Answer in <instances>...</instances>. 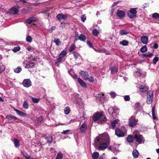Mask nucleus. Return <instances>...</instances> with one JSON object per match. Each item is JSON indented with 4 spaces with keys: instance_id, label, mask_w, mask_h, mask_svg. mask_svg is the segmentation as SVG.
Listing matches in <instances>:
<instances>
[{
    "instance_id": "46",
    "label": "nucleus",
    "mask_w": 159,
    "mask_h": 159,
    "mask_svg": "<svg viewBox=\"0 0 159 159\" xmlns=\"http://www.w3.org/2000/svg\"><path fill=\"white\" fill-rule=\"evenodd\" d=\"M73 55L74 57L76 59H77L80 56V55L78 52H73Z\"/></svg>"
},
{
    "instance_id": "35",
    "label": "nucleus",
    "mask_w": 159,
    "mask_h": 159,
    "mask_svg": "<svg viewBox=\"0 0 159 159\" xmlns=\"http://www.w3.org/2000/svg\"><path fill=\"white\" fill-rule=\"evenodd\" d=\"M56 44V45L58 46L61 44V42L59 39H55L53 41Z\"/></svg>"
},
{
    "instance_id": "34",
    "label": "nucleus",
    "mask_w": 159,
    "mask_h": 159,
    "mask_svg": "<svg viewBox=\"0 0 159 159\" xmlns=\"http://www.w3.org/2000/svg\"><path fill=\"white\" fill-rule=\"evenodd\" d=\"M63 158V155L62 153L59 152L57 155L55 159H62Z\"/></svg>"
},
{
    "instance_id": "1",
    "label": "nucleus",
    "mask_w": 159,
    "mask_h": 159,
    "mask_svg": "<svg viewBox=\"0 0 159 159\" xmlns=\"http://www.w3.org/2000/svg\"><path fill=\"white\" fill-rule=\"evenodd\" d=\"M109 142V137L107 134L101 135L96 137L94 146L95 147H98L101 150H104L107 148Z\"/></svg>"
},
{
    "instance_id": "11",
    "label": "nucleus",
    "mask_w": 159,
    "mask_h": 159,
    "mask_svg": "<svg viewBox=\"0 0 159 159\" xmlns=\"http://www.w3.org/2000/svg\"><path fill=\"white\" fill-rule=\"evenodd\" d=\"M67 17L66 15H63L62 14H59L57 16V18L59 20H65Z\"/></svg>"
},
{
    "instance_id": "5",
    "label": "nucleus",
    "mask_w": 159,
    "mask_h": 159,
    "mask_svg": "<svg viewBox=\"0 0 159 159\" xmlns=\"http://www.w3.org/2000/svg\"><path fill=\"white\" fill-rule=\"evenodd\" d=\"M67 55L66 51L63 50L61 52L58 56V58L56 61L55 63L57 64L61 61L62 58H63Z\"/></svg>"
},
{
    "instance_id": "12",
    "label": "nucleus",
    "mask_w": 159,
    "mask_h": 159,
    "mask_svg": "<svg viewBox=\"0 0 159 159\" xmlns=\"http://www.w3.org/2000/svg\"><path fill=\"white\" fill-rule=\"evenodd\" d=\"M87 125L86 124L83 123L80 128V129L81 132L82 133H85L87 130Z\"/></svg>"
},
{
    "instance_id": "24",
    "label": "nucleus",
    "mask_w": 159,
    "mask_h": 159,
    "mask_svg": "<svg viewBox=\"0 0 159 159\" xmlns=\"http://www.w3.org/2000/svg\"><path fill=\"white\" fill-rule=\"evenodd\" d=\"M35 66V63L33 62H30L28 64H25V67L26 68H32Z\"/></svg>"
},
{
    "instance_id": "36",
    "label": "nucleus",
    "mask_w": 159,
    "mask_h": 159,
    "mask_svg": "<svg viewBox=\"0 0 159 159\" xmlns=\"http://www.w3.org/2000/svg\"><path fill=\"white\" fill-rule=\"evenodd\" d=\"M22 70V69L20 67L18 66L14 69V72L16 73H19Z\"/></svg>"
},
{
    "instance_id": "27",
    "label": "nucleus",
    "mask_w": 159,
    "mask_h": 159,
    "mask_svg": "<svg viewBox=\"0 0 159 159\" xmlns=\"http://www.w3.org/2000/svg\"><path fill=\"white\" fill-rule=\"evenodd\" d=\"M132 155L134 157L137 158L139 157V153L137 150L134 149L133 151Z\"/></svg>"
},
{
    "instance_id": "44",
    "label": "nucleus",
    "mask_w": 159,
    "mask_h": 159,
    "mask_svg": "<svg viewBox=\"0 0 159 159\" xmlns=\"http://www.w3.org/2000/svg\"><path fill=\"white\" fill-rule=\"evenodd\" d=\"M26 41L29 43H31L32 40V39L31 36H28L26 38Z\"/></svg>"
},
{
    "instance_id": "63",
    "label": "nucleus",
    "mask_w": 159,
    "mask_h": 159,
    "mask_svg": "<svg viewBox=\"0 0 159 159\" xmlns=\"http://www.w3.org/2000/svg\"><path fill=\"white\" fill-rule=\"evenodd\" d=\"M158 45L157 43H155L154 44L153 46V47L154 48H155V49H157V48H158Z\"/></svg>"
},
{
    "instance_id": "3",
    "label": "nucleus",
    "mask_w": 159,
    "mask_h": 159,
    "mask_svg": "<svg viewBox=\"0 0 159 159\" xmlns=\"http://www.w3.org/2000/svg\"><path fill=\"white\" fill-rule=\"evenodd\" d=\"M137 8H131L128 11V15L130 19L135 18L137 16Z\"/></svg>"
},
{
    "instance_id": "38",
    "label": "nucleus",
    "mask_w": 159,
    "mask_h": 159,
    "mask_svg": "<svg viewBox=\"0 0 159 159\" xmlns=\"http://www.w3.org/2000/svg\"><path fill=\"white\" fill-rule=\"evenodd\" d=\"M140 51L142 52H146L147 51V48L146 46L142 47L140 49Z\"/></svg>"
},
{
    "instance_id": "22",
    "label": "nucleus",
    "mask_w": 159,
    "mask_h": 159,
    "mask_svg": "<svg viewBox=\"0 0 159 159\" xmlns=\"http://www.w3.org/2000/svg\"><path fill=\"white\" fill-rule=\"evenodd\" d=\"M139 91L142 92H145L148 89L147 86L144 85H141L139 88Z\"/></svg>"
},
{
    "instance_id": "49",
    "label": "nucleus",
    "mask_w": 159,
    "mask_h": 159,
    "mask_svg": "<svg viewBox=\"0 0 159 159\" xmlns=\"http://www.w3.org/2000/svg\"><path fill=\"white\" fill-rule=\"evenodd\" d=\"M107 52V50L105 49H99L98 52L100 53H105L106 54L107 53L106 52Z\"/></svg>"
},
{
    "instance_id": "57",
    "label": "nucleus",
    "mask_w": 159,
    "mask_h": 159,
    "mask_svg": "<svg viewBox=\"0 0 159 159\" xmlns=\"http://www.w3.org/2000/svg\"><path fill=\"white\" fill-rule=\"evenodd\" d=\"M87 80H88L90 82H92L94 81V79L93 76H91L89 77H88V79Z\"/></svg>"
},
{
    "instance_id": "7",
    "label": "nucleus",
    "mask_w": 159,
    "mask_h": 159,
    "mask_svg": "<svg viewBox=\"0 0 159 159\" xmlns=\"http://www.w3.org/2000/svg\"><path fill=\"white\" fill-rule=\"evenodd\" d=\"M125 130H121L119 129H117L115 130L116 134L119 137H123L125 136Z\"/></svg>"
},
{
    "instance_id": "8",
    "label": "nucleus",
    "mask_w": 159,
    "mask_h": 159,
    "mask_svg": "<svg viewBox=\"0 0 159 159\" xmlns=\"http://www.w3.org/2000/svg\"><path fill=\"white\" fill-rule=\"evenodd\" d=\"M137 122V120L134 117L132 116L129 119V125L132 127H134L136 125Z\"/></svg>"
},
{
    "instance_id": "47",
    "label": "nucleus",
    "mask_w": 159,
    "mask_h": 159,
    "mask_svg": "<svg viewBox=\"0 0 159 159\" xmlns=\"http://www.w3.org/2000/svg\"><path fill=\"white\" fill-rule=\"evenodd\" d=\"M128 33L127 31L124 30H120V34L121 35H126Z\"/></svg>"
},
{
    "instance_id": "13",
    "label": "nucleus",
    "mask_w": 159,
    "mask_h": 159,
    "mask_svg": "<svg viewBox=\"0 0 159 159\" xmlns=\"http://www.w3.org/2000/svg\"><path fill=\"white\" fill-rule=\"evenodd\" d=\"M116 14L118 17L120 18H122L124 17L125 14V12L123 11L118 10Z\"/></svg>"
},
{
    "instance_id": "30",
    "label": "nucleus",
    "mask_w": 159,
    "mask_h": 159,
    "mask_svg": "<svg viewBox=\"0 0 159 159\" xmlns=\"http://www.w3.org/2000/svg\"><path fill=\"white\" fill-rule=\"evenodd\" d=\"M152 115L153 119L157 120L158 119L155 114V109L154 107L152 108Z\"/></svg>"
},
{
    "instance_id": "15",
    "label": "nucleus",
    "mask_w": 159,
    "mask_h": 159,
    "mask_svg": "<svg viewBox=\"0 0 159 159\" xmlns=\"http://www.w3.org/2000/svg\"><path fill=\"white\" fill-rule=\"evenodd\" d=\"M141 40L143 43L146 44L148 43V38L146 36L143 35L141 37Z\"/></svg>"
},
{
    "instance_id": "53",
    "label": "nucleus",
    "mask_w": 159,
    "mask_h": 159,
    "mask_svg": "<svg viewBox=\"0 0 159 159\" xmlns=\"http://www.w3.org/2000/svg\"><path fill=\"white\" fill-rule=\"evenodd\" d=\"M125 100L126 101H129V100L130 98L129 95H125L124 97Z\"/></svg>"
},
{
    "instance_id": "23",
    "label": "nucleus",
    "mask_w": 159,
    "mask_h": 159,
    "mask_svg": "<svg viewBox=\"0 0 159 159\" xmlns=\"http://www.w3.org/2000/svg\"><path fill=\"white\" fill-rule=\"evenodd\" d=\"M134 138V136L132 135H129L126 138V140L128 142L131 143L133 142Z\"/></svg>"
},
{
    "instance_id": "58",
    "label": "nucleus",
    "mask_w": 159,
    "mask_h": 159,
    "mask_svg": "<svg viewBox=\"0 0 159 159\" xmlns=\"http://www.w3.org/2000/svg\"><path fill=\"white\" fill-rule=\"evenodd\" d=\"M113 112L116 113H119V109L117 107H114L113 109Z\"/></svg>"
},
{
    "instance_id": "16",
    "label": "nucleus",
    "mask_w": 159,
    "mask_h": 159,
    "mask_svg": "<svg viewBox=\"0 0 159 159\" xmlns=\"http://www.w3.org/2000/svg\"><path fill=\"white\" fill-rule=\"evenodd\" d=\"M135 110L136 112H138L140 111L142 109V107L139 103H135L134 106Z\"/></svg>"
},
{
    "instance_id": "37",
    "label": "nucleus",
    "mask_w": 159,
    "mask_h": 159,
    "mask_svg": "<svg viewBox=\"0 0 159 159\" xmlns=\"http://www.w3.org/2000/svg\"><path fill=\"white\" fill-rule=\"evenodd\" d=\"M120 44L123 46H127L129 44V42L128 41L126 40H124L122 41H120Z\"/></svg>"
},
{
    "instance_id": "41",
    "label": "nucleus",
    "mask_w": 159,
    "mask_h": 159,
    "mask_svg": "<svg viewBox=\"0 0 159 159\" xmlns=\"http://www.w3.org/2000/svg\"><path fill=\"white\" fill-rule=\"evenodd\" d=\"M23 107L25 109H27L29 107V105L27 103V101H25L24 102L23 104Z\"/></svg>"
},
{
    "instance_id": "17",
    "label": "nucleus",
    "mask_w": 159,
    "mask_h": 159,
    "mask_svg": "<svg viewBox=\"0 0 159 159\" xmlns=\"http://www.w3.org/2000/svg\"><path fill=\"white\" fill-rule=\"evenodd\" d=\"M86 39V37L83 34H81L80 36L78 38H75V41H76L78 40H80L84 42L85 41Z\"/></svg>"
},
{
    "instance_id": "52",
    "label": "nucleus",
    "mask_w": 159,
    "mask_h": 159,
    "mask_svg": "<svg viewBox=\"0 0 159 159\" xmlns=\"http://www.w3.org/2000/svg\"><path fill=\"white\" fill-rule=\"evenodd\" d=\"M20 49V48L19 46H17L14 47L12 49V51L14 52H17L19 51Z\"/></svg>"
},
{
    "instance_id": "18",
    "label": "nucleus",
    "mask_w": 159,
    "mask_h": 159,
    "mask_svg": "<svg viewBox=\"0 0 159 159\" xmlns=\"http://www.w3.org/2000/svg\"><path fill=\"white\" fill-rule=\"evenodd\" d=\"M80 74L84 77L85 80H87L88 79L89 74L87 72L85 71H82L80 72Z\"/></svg>"
},
{
    "instance_id": "61",
    "label": "nucleus",
    "mask_w": 159,
    "mask_h": 159,
    "mask_svg": "<svg viewBox=\"0 0 159 159\" xmlns=\"http://www.w3.org/2000/svg\"><path fill=\"white\" fill-rule=\"evenodd\" d=\"M60 27L62 28H64L65 27V25L64 22H62L60 25Z\"/></svg>"
},
{
    "instance_id": "9",
    "label": "nucleus",
    "mask_w": 159,
    "mask_h": 159,
    "mask_svg": "<svg viewBox=\"0 0 159 159\" xmlns=\"http://www.w3.org/2000/svg\"><path fill=\"white\" fill-rule=\"evenodd\" d=\"M22 84L24 87L28 88L31 85V82L29 79H25L23 81Z\"/></svg>"
},
{
    "instance_id": "43",
    "label": "nucleus",
    "mask_w": 159,
    "mask_h": 159,
    "mask_svg": "<svg viewBox=\"0 0 159 159\" xmlns=\"http://www.w3.org/2000/svg\"><path fill=\"white\" fill-rule=\"evenodd\" d=\"M76 48V46L74 45H71L70 47V49L69 50V52H72Z\"/></svg>"
},
{
    "instance_id": "4",
    "label": "nucleus",
    "mask_w": 159,
    "mask_h": 159,
    "mask_svg": "<svg viewBox=\"0 0 159 159\" xmlns=\"http://www.w3.org/2000/svg\"><path fill=\"white\" fill-rule=\"evenodd\" d=\"M133 135L137 142L139 143H141L142 142L143 137L142 135L139 134V132L135 131L133 133Z\"/></svg>"
},
{
    "instance_id": "39",
    "label": "nucleus",
    "mask_w": 159,
    "mask_h": 159,
    "mask_svg": "<svg viewBox=\"0 0 159 159\" xmlns=\"http://www.w3.org/2000/svg\"><path fill=\"white\" fill-rule=\"evenodd\" d=\"M29 97L31 98L33 102L34 103H37L39 102V99L32 97L31 96H30Z\"/></svg>"
},
{
    "instance_id": "50",
    "label": "nucleus",
    "mask_w": 159,
    "mask_h": 159,
    "mask_svg": "<svg viewBox=\"0 0 159 159\" xmlns=\"http://www.w3.org/2000/svg\"><path fill=\"white\" fill-rule=\"evenodd\" d=\"M153 55V54L152 53H150L148 54V53H145L143 54V56L144 57H152Z\"/></svg>"
},
{
    "instance_id": "48",
    "label": "nucleus",
    "mask_w": 159,
    "mask_h": 159,
    "mask_svg": "<svg viewBox=\"0 0 159 159\" xmlns=\"http://www.w3.org/2000/svg\"><path fill=\"white\" fill-rule=\"evenodd\" d=\"M109 94L113 98H114L116 95V93L114 91H111L109 93Z\"/></svg>"
},
{
    "instance_id": "40",
    "label": "nucleus",
    "mask_w": 159,
    "mask_h": 159,
    "mask_svg": "<svg viewBox=\"0 0 159 159\" xmlns=\"http://www.w3.org/2000/svg\"><path fill=\"white\" fill-rule=\"evenodd\" d=\"M99 33V31L96 29H93L92 31V34L94 36H97Z\"/></svg>"
},
{
    "instance_id": "55",
    "label": "nucleus",
    "mask_w": 159,
    "mask_h": 159,
    "mask_svg": "<svg viewBox=\"0 0 159 159\" xmlns=\"http://www.w3.org/2000/svg\"><path fill=\"white\" fill-rule=\"evenodd\" d=\"M86 16L85 15H84L81 16V21L84 22L86 20Z\"/></svg>"
},
{
    "instance_id": "10",
    "label": "nucleus",
    "mask_w": 159,
    "mask_h": 159,
    "mask_svg": "<svg viewBox=\"0 0 159 159\" xmlns=\"http://www.w3.org/2000/svg\"><path fill=\"white\" fill-rule=\"evenodd\" d=\"M79 95L77 93H74L72 95V100L74 103H77L78 102L79 99Z\"/></svg>"
},
{
    "instance_id": "20",
    "label": "nucleus",
    "mask_w": 159,
    "mask_h": 159,
    "mask_svg": "<svg viewBox=\"0 0 159 159\" xmlns=\"http://www.w3.org/2000/svg\"><path fill=\"white\" fill-rule=\"evenodd\" d=\"M78 81L81 86L84 88H86L87 85L80 78H78Z\"/></svg>"
},
{
    "instance_id": "14",
    "label": "nucleus",
    "mask_w": 159,
    "mask_h": 159,
    "mask_svg": "<svg viewBox=\"0 0 159 159\" xmlns=\"http://www.w3.org/2000/svg\"><path fill=\"white\" fill-rule=\"evenodd\" d=\"M13 109L19 116L23 117H25L26 116V114L24 112L19 110L15 108H13Z\"/></svg>"
},
{
    "instance_id": "29",
    "label": "nucleus",
    "mask_w": 159,
    "mask_h": 159,
    "mask_svg": "<svg viewBox=\"0 0 159 159\" xmlns=\"http://www.w3.org/2000/svg\"><path fill=\"white\" fill-rule=\"evenodd\" d=\"M45 139L47 140L48 143H52L53 141V137L52 136H48L47 137H45Z\"/></svg>"
},
{
    "instance_id": "28",
    "label": "nucleus",
    "mask_w": 159,
    "mask_h": 159,
    "mask_svg": "<svg viewBox=\"0 0 159 159\" xmlns=\"http://www.w3.org/2000/svg\"><path fill=\"white\" fill-rule=\"evenodd\" d=\"M18 10L16 7L12 8L10 10V12L12 14H16L18 13Z\"/></svg>"
},
{
    "instance_id": "26",
    "label": "nucleus",
    "mask_w": 159,
    "mask_h": 159,
    "mask_svg": "<svg viewBox=\"0 0 159 159\" xmlns=\"http://www.w3.org/2000/svg\"><path fill=\"white\" fill-rule=\"evenodd\" d=\"M9 118H10V119H12L14 120H19V119L16 117L15 116H14L13 115H11V114L7 115L6 116V118H5L6 119H9Z\"/></svg>"
},
{
    "instance_id": "25",
    "label": "nucleus",
    "mask_w": 159,
    "mask_h": 159,
    "mask_svg": "<svg viewBox=\"0 0 159 159\" xmlns=\"http://www.w3.org/2000/svg\"><path fill=\"white\" fill-rule=\"evenodd\" d=\"M111 73L112 74L116 73L118 71V68L114 66H113L110 68Z\"/></svg>"
},
{
    "instance_id": "51",
    "label": "nucleus",
    "mask_w": 159,
    "mask_h": 159,
    "mask_svg": "<svg viewBox=\"0 0 159 159\" xmlns=\"http://www.w3.org/2000/svg\"><path fill=\"white\" fill-rule=\"evenodd\" d=\"M159 60V58L158 57H155L153 60V63L154 64H156L157 63V62Z\"/></svg>"
},
{
    "instance_id": "32",
    "label": "nucleus",
    "mask_w": 159,
    "mask_h": 159,
    "mask_svg": "<svg viewBox=\"0 0 159 159\" xmlns=\"http://www.w3.org/2000/svg\"><path fill=\"white\" fill-rule=\"evenodd\" d=\"M13 142L16 147L18 148L20 146L19 142L17 139H15L14 140Z\"/></svg>"
},
{
    "instance_id": "33",
    "label": "nucleus",
    "mask_w": 159,
    "mask_h": 159,
    "mask_svg": "<svg viewBox=\"0 0 159 159\" xmlns=\"http://www.w3.org/2000/svg\"><path fill=\"white\" fill-rule=\"evenodd\" d=\"M119 121V120L118 119H117L112 121L111 123L112 127L113 128L115 127L116 125L118 123V121Z\"/></svg>"
},
{
    "instance_id": "59",
    "label": "nucleus",
    "mask_w": 159,
    "mask_h": 159,
    "mask_svg": "<svg viewBox=\"0 0 159 159\" xmlns=\"http://www.w3.org/2000/svg\"><path fill=\"white\" fill-rule=\"evenodd\" d=\"M21 153L23 155L25 158H26V157H27L28 156H30L27 153H24L22 151H21Z\"/></svg>"
},
{
    "instance_id": "56",
    "label": "nucleus",
    "mask_w": 159,
    "mask_h": 159,
    "mask_svg": "<svg viewBox=\"0 0 159 159\" xmlns=\"http://www.w3.org/2000/svg\"><path fill=\"white\" fill-rule=\"evenodd\" d=\"M5 69V66L3 65L0 66V73L2 72Z\"/></svg>"
},
{
    "instance_id": "64",
    "label": "nucleus",
    "mask_w": 159,
    "mask_h": 159,
    "mask_svg": "<svg viewBox=\"0 0 159 159\" xmlns=\"http://www.w3.org/2000/svg\"><path fill=\"white\" fill-rule=\"evenodd\" d=\"M42 120H43V118H42V117L41 116L39 117L37 120L38 122H41V121H42Z\"/></svg>"
},
{
    "instance_id": "2",
    "label": "nucleus",
    "mask_w": 159,
    "mask_h": 159,
    "mask_svg": "<svg viewBox=\"0 0 159 159\" xmlns=\"http://www.w3.org/2000/svg\"><path fill=\"white\" fill-rule=\"evenodd\" d=\"M93 119L94 121H98V123L100 124L105 123L107 121V118L102 111H98L94 114Z\"/></svg>"
},
{
    "instance_id": "42",
    "label": "nucleus",
    "mask_w": 159,
    "mask_h": 159,
    "mask_svg": "<svg viewBox=\"0 0 159 159\" xmlns=\"http://www.w3.org/2000/svg\"><path fill=\"white\" fill-rule=\"evenodd\" d=\"M152 17L155 19L159 18V14L157 13H155L152 14Z\"/></svg>"
},
{
    "instance_id": "60",
    "label": "nucleus",
    "mask_w": 159,
    "mask_h": 159,
    "mask_svg": "<svg viewBox=\"0 0 159 159\" xmlns=\"http://www.w3.org/2000/svg\"><path fill=\"white\" fill-rule=\"evenodd\" d=\"M141 74L139 71H137L134 73V75L135 77L138 76L139 75Z\"/></svg>"
},
{
    "instance_id": "19",
    "label": "nucleus",
    "mask_w": 159,
    "mask_h": 159,
    "mask_svg": "<svg viewBox=\"0 0 159 159\" xmlns=\"http://www.w3.org/2000/svg\"><path fill=\"white\" fill-rule=\"evenodd\" d=\"M37 20V18L33 17H31L29 19H26L25 20V22L29 23V24L33 23L35 21H36Z\"/></svg>"
},
{
    "instance_id": "62",
    "label": "nucleus",
    "mask_w": 159,
    "mask_h": 159,
    "mask_svg": "<svg viewBox=\"0 0 159 159\" xmlns=\"http://www.w3.org/2000/svg\"><path fill=\"white\" fill-rule=\"evenodd\" d=\"M87 44L89 46V47L90 48H93V45L90 43V42L89 41H87Z\"/></svg>"
},
{
    "instance_id": "45",
    "label": "nucleus",
    "mask_w": 159,
    "mask_h": 159,
    "mask_svg": "<svg viewBox=\"0 0 159 159\" xmlns=\"http://www.w3.org/2000/svg\"><path fill=\"white\" fill-rule=\"evenodd\" d=\"M70 109L69 107H66L64 109V113L66 114H68L69 113Z\"/></svg>"
},
{
    "instance_id": "21",
    "label": "nucleus",
    "mask_w": 159,
    "mask_h": 159,
    "mask_svg": "<svg viewBox=\"0 0 159 159\" xmlns=\"http://www.w3.org/2000/svg\"><path fill=\"white\" fill-rule=\"evenodd\" d=\"M98 97L102 102H103L106 101V99L104 98V94L102 93H98Z\"/></svg>"
},
{
    "instance_id": "6",
    "label": "nucleus",
    "mask_w": 159,
    "mask_h": 159,
    "mask_svg": "<svg viewBox=\"0 0 159 159\" xmlns=\"http://www.w3.org/2000/svg\"><path fill=\"white\" fill-rule=\"evenodd\" d=\"M147 103L148 104H150L152 102L153 98V92L152 91L149 90L147 94Z\"/></svg>"
},
{
    "instance_id": "54",
    "label": "nucleus",
    "mask_w": 159,
    "mask_h": 159,
    "mask_svg": "<svg viewBox=\"0 0 159 159\" xmlns=\"http://www.w3.org/2000/svg\"><path fill=\"white\" fill-rule=\"evenodd\" d=\"M70 129H67L66 130H64L61 133L63 134H69V133L70 132Z\"/></svg>"
},
{
    "instance_id": "31",
    "label": "nucleus",
    "mask_w": 159,
    "mask_h": 159,
    "mask_svg": "<svg viewBox=\"0 0 159 159\" xmlns=\"http://www.w3.org/2000/svg\"><path fill=\"white\" fill-rule=\"evenodd\" d=\"M99 156V153L97 152H94L92 154V157L93 159H97Z\"/></svg>"
}]
</instances>
